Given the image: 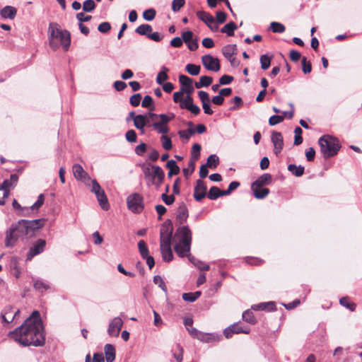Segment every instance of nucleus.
I'll return each mask as SVG.
<instances>
[{"label":"nucleus","mask_w":362,"mask_h":362,"mask_svg":"<svg viewBox=\"0 0 362 362\" xmlns=\"http://www.w3.org/2000/svg\"><path fill=\"white\" fill-rule=\"evenodd\" d=\"M8 336L23 346H40L45 344V334L41 320L27 318L24 323L10 332Z\"/></svg>","instance_id":"obj_1"},{"label":"nucleus","mask_w":362,"mask_h":362,"mask_svg":"<svg viewBox=\"0 0 362 362\" xmlns=\"http://www.w3.org/2000/svg\"><path fill=\"white\" fill-rule=\"evenodd\" d=\"M173 241L174 250L180 257H189L190 262L200 270H209V265L190 257L192 232L187 226L179 228L175 233Z\"/></svg>","instance_id":"obj_2"},{"label":"nucleus","mask_w":362,"mask_h":362,"mask_svg":"<svg viewBox=\"0 0 362 362\" xmlns=\"http://www.w3.org/2000/svg\"><path fill=\"white\" fill-rule=\"evenodd\" d=\"M73 174L77 180L83 181L87 186H89V181L91 182V192L97 197L98 202L103 210H108L110 205L104 190L101 188L96 180H91L83 167L79 164H74L72 167Z\"/></svg>","instance_id":"obj_3"},{"label":"nucleus","mask_w":362,"mask_h":362,"mask_svg":"<svg viewBox=\"0 0 362 362\" xmlns=\"http://www.w3.org/2000/svg\"><path fill=\"white\" fill-rule=\"evenodd\" d=\"M49 46L57 49L60 45L67 51L71 44V34L66 30H61L57 23H50L48 28Z\"/></svg>","instance_id":"obj_4"},{"label":"nucleus","mask_w":362,"mask_h":362,"mask_svg":"<svg viewBox=\"0 0 362 362\" xmlns=\"http://www.w3.org/2000/svg\"><path fill=\"white\" fill-rule=\"evenodd\" d=\"M23 221L20 220L16 224L11 226L6 231L5 245L6 247H13L18 239L28 238L30 235L27 230L26 226L22 224Z\"/></svg>","instance_id":"obj_5"},{"label":"nucleus","mask_w":362,"mask_h":362,"mask_svg":"<svg viewBox=\"0 0 362 362\" xmlns=\"http://www.w3.org/2000/svg\"><path fill=\"white\" fill-rule=\"evenodd\" d=\"M318 143L325 158L335 156L340 148L338 139L329 135H324L320 137Z\"/></svg>","instance_id":"obj_6"},{"label":"nucleus","mask_w":362,"mask_h":362,"mask_svg":"<svg viewBox=\"0 0 362 362\" xmlns=\"http://www.w3.org/2000/svg\"><path fill=\"white\" fill-rule=\"evenodd\" d=\"M127 205L132 212L140 214L144 209V198L138 193H133L127 197Z\"/></svg>","instance_id":"obj_7"},{"label":"nucleus","mask_w":362,"mask_h":362,"mask_svg":"<svg viewBox=\"0 0 362 362\" xmlns=\"http://www.w3.org/2000/svg\"><path fill=\"white\" fill-rule=\"evenodd\" d=\"M159 118V121H156L152 123L151 126L158 133L165 134L168 133L170 129L168 125V122L175 118V115L170 113L169 115L160 114L158 115L157 119Z\"/></svg>","instance_id":"obj_8"},{"label":"nucleus","mask_w":362,"mask_h":362,"mask_svg":"<svg viewBox=\"0 0 362 362\" xmlns=\"http://www.w3.org/2000/svg\"><path fill=\"white\" fill-rule=\"evenodd\" d=\"M18 177L16 174H11L10 179L5 180L0 185V205L5 204V199L9 196L10 187L16 185L18 182Z\"/></svg>","instance_id":"obj_9"},{"label":"nucleus","mask_w":362,"mask_h":362,"mask_svg":"<svg viewBox=\"0 0 362 362\" xmlns=\"http://www.w3.org/2000/svg\"><path fill=\"white\" fill-rule=\"evenodd\" d=\"M173 227L170 225L162 226L160 231V247L171 246Z\"/></svg>","instance_id":"obj_10"},{"label":"nucleus","mask_w":362,"mask_h":362,"mask_svg":"<svg viewBox=\"0 0 362 362\" xmlns=\"http://www.w3.org/2000/svg\"><path fill=\"white\" fill-rule=\"evenodd\" d=\"M202 62L204 66L209 71L217 72L221 69L218 58L210 54H206L202 57Z\"/></svg>","instance_id":"obj_11"},{"label":"nucleus","mask_w":362,"mask_h":362,"mask_svg":"<svg viewBox=\"0 0 362 362\" xmlns=\"http://www.w3.org/2000/svg\"><path fill=\"white\" fill-rule=\"evenodd\" d=\"M123 323V320L119 317H115L111 320L107 328L108 335L112 337H118Z\"/></svg>","instance_id":"obj_12"},{"label":"nucleus","mask_w":362,"mask_h":362,"mask_svg":"<svg viewBox=\"0 0 362 362\" xmlns=\"http://www.w3.org/2000/svg\"><path fill=\"white\" fill-rule=\"evenodd\" d=\"M222 53L223 56L230 62L233 66H237L238 64L235 59V54L237 53V48L235 45H228L222 48Z\"/></svg>","instance_id":"obj_13"},{"label":"nucleus","mask_w":362,"mask_h":362,"mask_svg":"<svg viewBox=\"0 0 362 362\" xmlns=\"http://www.w3.org/2000/svg\"><path fill=\"white\" fill-rule=\"evenodd\" d=\"M179 81L181 84L180 90L187 95H192L194 91V87L193 86V79L185 76L180 75L179 76Z\"/></svg>","instance_id":"obj_14"},{"label":"nucleus","mask_w":362,"mask_h":362,"mask_svg":"<svg viewBox=\"0 0 362 362\" xmlns=\"http://www.w3.org/2000/svg\"><path fill=\"white\" fill-rule=\"evenodd\" d=\"M46 242L45 240L38 239L30 248L27 255V260H31L32 258L42 252L45 250Z\"/></svg>","instance_id":"obj_15"},{"label":"nucleus","mask_w":362,"mask_h":362,"mask_svg":"<svg viewBox=\"0 0 362 362\" xmlns=\"http://www.w3.org/2000/svg\"><path fill=\"white\" fill-rule=\"evenodd\" d=\"M271 140L274 145V153L278 156L284 147V139L281 133L274 131L272 132Z\"/></svg>","instance_id":"obj_16"},{"label":"nucleus","mask_w":362,"mask_h":362,"mask_svg":"<svg viewBox=\"0 0 362 362\" xmlns=\"http://www.w3.org/2000/svg\"><path fill=\"white\" fill-rule=\"evenodd\" d=\"M249 334V328H243L238 323H234L230 326L226 328L223 331V334L227 339L232 337L233 334Z\"/></svg>","instance_id":"obj_17"},{"label":"nucleus","mask_w":362,"mask_h":362,"mask_svg":"<svg viewBox=\"0 0 362 362\" xmlns=\"http://www.w3.org/2000/svg\"><path fill=\"white\" fill-rule=\"evenodd\" d=\"M20 311L11 306H6L1 312L2 320L4 322L10 323L13 322L15 317L19 314Z\"/></svg>","instance_id":"obj_18"},{"label":"nucleus","mask_w":362,"mask_h":362,"mask_svg":"<svg viewBox=\"0 0 362 362\" xmlns=\"http://www.w3.org/2000/svg\"><path fill=\"white\" fill-rule=\"evenodd\" d=\"M206 186L202 180H198L194 189V198L195 200L200 202L206 197Z\"/></svg>","instance_id":"obj_19"},{"label":"nucleus","mask_w":362,"mask_h":362,"mask_svg":"<svg viewBox=\"0 0 362 362\" xmlns=\"http://www.w3.org/2000/svg\"><path fill=\"white\" fill-rule=\"evenodd\" d=\"M22 221H23L22 224H24L26 226L27 230L28 231L30 237L33 235L34 231L35 230H37L43 226L45 222L42 219H35L33 221L23 219Z\"/></svg>","instance_id":"obj_20"},{"label":"nucleus","mask_w":362,"mask_h":362,"mask_svg":"<svg viewBox=\"0 0 362 362\" xmlns=\"http://www.w3.org/2000/svg\"><path fill=\"white\" fill-rule=\"evenodd\" d=\"M189 216L188 209L185 203H181L178 208L177 212V220L180 224L184 223Z\"/></svg>","instance_id":"obj_21"},{"label":"nucleus","mask_w":362,"mask_h":362,"mask_svg":"<svg viewBox=\"0 0 362 362\" xmlns=\"http://www.w3.org/2000/svg\"><path fill=\"white\" fill-rule=\"evenodd\" d=\"M33 287L37 291L43 293L50 288V285L42 279H37L33 280Z\"/></svg>","instance_id":"obj_22"},{"label":"nucleus","mask_w":362,"mask_h":362,"mask_svg":"<svg viewBox=\"0 0 362 362\" xmlns=\"http://www.w3.org/2000/svg\"><path fill=\"white\" fill-rule=\"evenodd\" d=\"M197 16L199 19L203 21L208 27L211 24H214L215 18L209 13L203 11L197 12Z\"/></svg>","instance_id":"obj_23"},{"label":"nucleus","mask_w":362,"mask_h":362,"mask_svg":"<svg viewBox=\"0 0 362 362\" xmlns=\"http://www.w3.org/2000/svg\"><path fill=\"white\" fill-rule=\"evenodd\" d=\"M17 10L11 6H6L4 7L1 11L0 14L3 18H9L14 19L16 16Z\"/></svg>","instance_id":"obj_24"},{"label":"nucleus","mask_w":362,"mask_h":362,"mask_svg":"<svg viewBox=\"0 0 362 362\" xmlns=\"http://www.w3.org/2000/svg\"><path fill=\"white\" fill-rule=\"evenodd\" d=\"M146 116L144 115H137L134 117V124L136 129L144 134L145 130L144 127L146 126Z\"/></svg>","instance_id":"obj_25"},{"label":"nucleus","mask_w":362,"mask_h":362,"mask_svg":"<svg viewBox=\"0 0 362 362\" xmlns=\"http://www.w3.org/2000/svg\"><path fill=\"white\" fill-rule=\"evenodd\" d=\"M252 309L255 310H276V305L275 303L272 301L266 302V303H261L258 304L253 305L252 306Z\"/></svg>","instance_id":"obj_26"},{"label":"nucleus","mask_w":362,"mask_h":362,"mask_svg":"<svg viewBox=\"0 0 362 362\" xmlns=\"http://www.w3.org/2000/svg\"><path fill=\"white\" fill-rule=\"evenodd\" d=\"M272 182V175L268 173L263 174L259 177L252 184L254 187H262L264 185L269 184Z\"/></svg>","instance_id":"obj_27"},{"label":"nucleus","mask_w":362,"mask_h":362,"mask_svg":"<svg viewBox=\"0 0 362 362\" xmlns=\"http://www.w3.org/2000/svg\"><path fill=\"white\" fill-rule=\"evenodd\" d=\"M105 360L107 362H112L115 359V349L113 345L107 344L104 348Z\"/></svg>","instance_id":"obj_28"},{"label":"nucleus","mask_w":362,"mask_h":362,"mask_svg":"<svg viewBox=\"0 0 362 362\" xmlns=\"http://www.w3.org/2000/svg\"><path fill=\"white\" fill-rule=\"evenodd\" d=\"M251 188L253 191L255 197L259 199H264L269 193V189L268 188L257 186V187H254L253 185H252Z\"/></svg>","instance_id":"obj_29"},{"label":"nucleus","mask_w":362,"mask_h":362,"mask_svg":"<svg viewBox=\"0 0 362 362\" xmlns=\"http://www.w3.org/2000/svg\"><path fill=\"white\" fill-rule=\"evenodd\" d=\"M221 339V336L216 334H209V333H201L198 339L204 342H210L213 341H219Z\"/></svg>","instance_id":"obj_30"},{"label":"nucleus","mask_w":362,"mask_h":362,"mask_svg":"<svg viewBox=\"0 0 362 362\" xmlns=\"http://www.w3.org/2000/svg\"><path fill=\"white\" fill-rule=\"evenodd\" d=\"M212 81V77L208 76H202L199 78V81L195 82L194 87L197 89L202 87H208L211 84Z\"/></svg>","instance_id":"obj_31"},{"label":"nucleus","mask_w":362,"mask_h":362,"mask_svg":"<svg viewBox=\"0 0 362 362\" xmlns=\"http://www.w3.org/2000/svg\"><path fill=\"white\" fill-rule=\"evenodd\" d=\"M166 168L169 169L168 173L169 177H171L174 175H177L180 173V168L174 160H168L166 163Z\"/></svg>","instance_id":"obj_32"},{"label":"nucleus","mask_w":362,"mask_h":362,"mask_svg":"<svg viewBox=\"0 0 362 362\" xmlns=\"http://www.w3.org/2000/svg\"><path fill=\"white\" fill-rule=\"evenodd\" d=\"M152 27L148 24H142L136 28L135 32L141 35H146L147 37L152 32Z\"/></svg>","instance_id":"obj_33"},{"label":"nucleus","mask_w":362,"mask_h":362,"mask_svg":"<svg viewBox=\"0 0 362 362\" xmlns=\"http://www.w3.org/2000/svg\"><path fill=\"white\" fill-rule=\"evenodd\" d=\"M162 258L165 262H170L173 259V254L171 246L160 247Z\"/></svg>","instance_id":"obj_34"},{"label":"nucleus","mask_w":362,"mask_h":362,"mask_svg":"<svg viewBox=\"0 0 362 362\" xmlns=\"http://www.w3.org/2000/svg\"><path fill=\"white\" fill-rule=\"evenodd\" d=\"M304 167L301 165L297 166L295 164H290L288 166V170L291 172L293 175L300 177L304 173Z\"/></svg>","instance_id":"obj_35"},{"label":"nucleus","mask_w":362,"mask_h":362,"mask_svg":"<svg viewBox=\"0 0 362 362\" xmlns=\"http://www.w3.org/2000/svg\"><path fill=\"white\" fill-rule=\"evenodd\" d=\"M237 29V25L234 22H230L225 25L221 30L223 33H226L228 36H233L234 31Z\"/></svg>","instance_id":"obj_36"},{"label":"nucleus","mask_w":362,"mask_h":362,"mask_svg":"<svg viewBox=\"0 0 362 362\" xmlns=\"http://www.w3.org/2000/svg\"><path fill=\"white\" fill-rule=\"evenodd\" d=\"M168 71L169 69L167 67H162V70L158 74L156 77L157 83H158L159 85L163 84L164 81L168 78V76L167 74V72Z\"/></svg>","instance_id":"obj_37"},{"label":"nucleus","mask_w":362,"mask_h":362,"mask_svg":"<svg viewBox=\"0 0 362 362\" xmlns=\"http://www.w3.org/2000/svg\"><path fill=\"white\" fill-rule=\"evenodd\" d=\"M165 174L163 169L158 165H152L151 180H156L159 177H164Z\"/></svg>","instance_id":"obj_38"},{"label":"nucleus","mask_w":362,"mask_h":362,"mask_svg":"<svg viewBox=\"0 0 362 362\" xmlns=\"http://www.w3.org/2000/svg\"><path fill=\"white\" fill-rule=\"evenodd\" d=\"M201 291L185 293L182 294V299L187 302H194L201 296Z\"/></svg>","instance_id":"obj_39"},{"label":"nucleus","mask_w":362,"mask_h":362,"mask_svg":"<svg viewBox=\"0 0 362 362\" xmlns=\"http://www.w3.org/2000/svg\"><path fill=\"white\" fill-rule=\"evenodd\" d=\"M185 69L186 71L192 76H197L201 70L200 66L194 64H188Z\"/></svg>","instance_id":"obj_40"},{"label":"nucleus","mask_w":362,"mask_h":362,"mask_svg":"<svg viewBox=\"0 0 362 362\" xmlns=\"http://www.w3.org/2000/svg\"><path fill=\"white\" fill-rule=\"evenodd\" d=\"M339 303L342 306L349 309L351 311L355 310L356 307L355 303L349 301V298L348 297H343L340 298Z\"/></svg>","instance_id":"obj_41"},{"label":"nucleus","mask_w":362,"mask_h":362,"mask_svg":"<svg viewBox=\"0 0 362 362\" xmlns=\"http://www.w3.org/2000/svg\"><path fill=\"white\" fill-rule=\"evenodd\" d=\"M243 319L247 322L254 325L256 323V319L252 311L247 310L243 313Z\"/></svg>","instance_id":"obj_42"},{"label":"nucleus","mask_w":362,"mask_h":362,"mask_svg":"<svg viewBox=\"0 0 362 362\" xmlns=\"http://www.w3.org/2000/svg\"><path fill=\"white\" fill-rule=\"evenodd\" d=\"M207 197L211 200H215L220 197V189L216 186L211 187Z\"/></svg>","instance_id":"obj_43"},{"label":"nucleus","mask_w":362,"mask_h":362,"mask_svg":"<svg viewBox=\"0 0 362 362\" xmlns=\"http://www.w3.org/2000/svg\"><path fill=\"white\" fill-rule=\"evenodd\" d=\"M272 57H269L267 54H263L260 57V64L261 68L264 70L267 69L271 64Z\"/></svg>","instance_id":"obj_44"},{"label":"nucleus","mask_w":362,"mask_h":362,"mask_svg":"<svg viewBox=\"0 0 362 362\" xmlns=\"http://www.w3.org/2000/svg\"><path fill=\"white\" fill-rule=\"evenodd\" d=\"M138 248L141 256L145 257L148 255V249L144 240H141L138 243Z\"/></svg>","instance_id":"obj_45"},{"label":"nucleus","mask_w":362,"mask_h":362,"mask_svg":"<svg viewBox=\"0 0 362 362\" xmlns=\"http://www.w3.org/2000/svg\"><path fill=\"white\" fill-rule=\"evenodd\" d=\"M193 103V98L191 95H187L183 98L180 103V107L181 109H187L188 107Z\"/></svg>","instance_id":"obj_46"},{"label":"nucleus","mask_w":362,"mask_h":362,"mask_svg":"<svg viewBox=\"0 0 362 362\" xmlns=\"http://www.w3.org/2000/svg\"><path fill=\"white\" fill-rule=\"evenodd\" d=\"M160 141L162 143V146L165 150L169 151L172 148V141L170 137L165 135H163L160 137Z\"/></svg>","instance_id":"obj_47"},{"label":"nucleus","mask_w":362,"mask_h":362,"mask_svg":"<svg viewBox=\"0 0 362 362\" xmlns=\"http://www.w3.org/2000/svg\"><path fill=\"white\" fill-rule=\"evenodd\" d=\"M12 205L15 209L19 210V215H21V216H27L30 212V209L28 208L21 207V205L18 203V202L16 199H13Z\"/></svg>","instance_id":"obj_48"},{"label":"nucleus","mask_w":362,"mask_h":362,"mask_svg":"<svg viewBox=\"0 0 362 362\" xmlns=\"http://www.w3.org/2000/svg\"><path fill=\"white\" fill-rule=\"evenodd\" d=\"M270 28L274 33H282L286 29L285 26L282 23L278 22H272L270 24Z\"/></svg>","instance_id":"obj_49"},{"label":"nucleus","mask_w":362,"mask_h":362,"mask_svg":"<svg viewBox=\"0 0 362 362\" xmlns=\"http://www.w3.org/2000/svg\"><path fill=\"white\" fill-rule=\"evenodd\" d=\"M218 163H219V158L215 154H212V155L209 156V158H207L206 164L208 165V166L209 168H215L217 167Z\"/></svg>","instance_id":"obj_50"},{"label":"nucleus","mask_w":362,"mask_h":362,"mask_svg":"<svg viewBox=\"0 0 362 362\" xmlns=\"http://www.w3.org/2000/svg\"><path fill=\"white\" fill-rule=\"evenodd\" d=\"M95 8V4L93 0H86L83 4V10L85 12H91Z\"/></svg>","instance_id":"obj_51"},{"label":"nucleus","mask_w":362,"mask_h":362,"mask_svg":"<svg viewBox=\"0 0 362 362\" xmlns=\"http://www.w3.org/2000/svg\"><path fill=\"white\" fill-rule=\"evenodd\" d=\"M302 70L305 74H309L312 71V66L310 62L307 61L305 57H303L301 60Z\"/></svg>","instance_id":"obj_52"},{"label":"nucleus","mask_w":362,"mask_h":362,"mask_svg":"<svg viewBox=\"0 0 362 362\" xmlns=\"http://www.w3.org/2000/svg\"><path fill=\"white\" fill-rule=\"evenodd\" d=\"M153 282L155 284L158 285L164 292H167L165 284L163 279L160 276H155L153 277Z\"/></svg>","instance_id":"obj_53"},{"label":"nucleus","mask_w":362,"mask_h":362,"mask_svg":"<svg viewBox=\"0 0 362 362\" xmlns=\"http://www.w3.org/2000/svg\"><path fill=\"white\" fill-rule=\"evenodd\" d=\"M156 11L153 8H149L144 11L143 17L146 21H151L155 18Z\"/></svg>","instance_id":"obj_54"},{"label":"nucleus","mask_w":362,"mask_h":362,"mask_svg":"<svg viewBox=\"0 0 362 362\" xmlns=\"http://www.w3.org/2000/svg\"><path fill=\"white\" fill-rule=\"evenodd\" d=\"M44 200V195L40 194L37 197V200L28 209L30 210H37L43 204Z\"/></svg>","instance_id":"obj_55"},{"label":"nucleus","mask_w":362,"mask_h":362,"mask_svg":"<svg viewBox=\"0 0 362 362\" xmlns=\"http://www.w3.org/2000/svg\"><path fill=\"white\" fill-rule=\"evenodd\" d=\"M153 99L150 95L144 96L143 101L141 103V105L144 107H149L150 110H153L154 107L152 105Z\"/></svg>","instance_id":"obj_56"},{"label":"nucleus","mask_w":362,"mask_h":362,"mask_svg":"<svg viewBox=\"0 0 362 362\" xmlns=\"http://www.w3.org/2000/svg\"><path fill=\"white\" fill-rule=\"evenodd\" d=\"M125 138L127 141L134 143L136 141L137 135L134 130L130 129L126 132Z\"/></svg>","instance_id":"obj_57"},{"label":"nucleus","mask_w":362,"mask_h":362,"mask_svg":"<svg viewBox=\"0 0 362 362\" xmlns=\"http://www.w3.org/2000/svg\"><path fill=\"white\" fill-rule=\"evenodd\" d=\"M185 0H173L172 10L174 12H177L185 5Z\"/></svg>","instance_id":"obj_58"},{"label":"nucleus","mask_w":362,"mask_h":362,"mask_svg":"<svg viewBox=\"0 0 362 362\" xmlns=\"http://www.w3.org/2000/svg\"><path fill=\"white\" fill-rule=\"evenodd\" d=\"M176 351L173 353V356L177 362H181L183 358V349L180 344L176 345Z\"/></svg>","instance_id":"obj_59"},{"label":"nucleus","mask_w":362,"mask_h":362,"mask_svg":"<svg viewBox=\"0 0 362 362\" xmlns=\"http://www.w3.org/2000/svg\"><path fill=\"white\" fill-rule=\"evenodd\" d=\"M284 121V116L281 115H272L269 119V124L271 126H274Z\"/></svg>","instance_id":"obj_60"},{"label":"nucleus","mask_w":362,"mask_h":362,"mask_svg":"<svg viewBox=\"0 0 362 362\" xmlns=\"http://www.w3.org/2000/svg\"><path fill=\"white\" fill-rule=\"evenodd\" d=\"M141 95L140 93H136L131 96L129 102L133 107H137L141 102Z\"/></svg>","instance_id":"obj_61"},{"label":"nucleus","mask_w":362,"mask_h":362,"mask_svg":"<svg viewBox=\"0 0 362 362\" xmlns=\"http://www.w3.org/2000/svg\"><path fill=\"white\" fill-rule=\"evenodd\" d=\"M110 29H111V25H110V23L108 22H103V23H100L98 27V31L102 33H106L109 32L110 30Z\"/></svg>","instance_id":"obj_62"},{"label":"nucleus","mask_w":362,"mask_h":362,"mask_svg":"<svg viewBox=\"0 0 362 362\" xmlns=\"http://www.w3.org/2000/svg\"><path fill=\"white\" fill-rule=\"evenodd\" d=\"M201 146L199 144H194L192 146V157L194 159H198L200 156Z\"/></svg>","instance_id":"obj_63"},{"label":"nucleus","mask_w":362,"mask_h":362,"mask_svg":"<svg viewBox=\"0 0 362 362\" xmlns=\"http://www.w3.org/2000/svg\"><path fill=\"white\" fill-rule=\"evenodd\" d=\"M182 42H188L189 41L192 40L193 39V33L190 30H187L185 32H183L182 33Z\"/></svg>","instance_id":"obj_64"}]
</instances>
